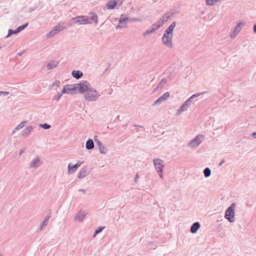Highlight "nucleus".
I'll return each mask as SVG.
<instances>
[{"instance_id": "obj_11", "label": "nucleus", "mask_w": 256, "mask_h": 256, "mask_svg": "<svg viewBox=\"0 0 256 256\" xmlns=\"http://www.w3.org/2000/svg\"><path fill=\"white\" fill-rule=\"evenodd\" d=\"M170 96V93L166 92L162 96L158 98L153 104V106L160 104L164 102H165Z\"/></svg>"}, {"instance_id": "obj_27", "label": "nucleus", "mask_w": 256, "mask_h": 256, "mask_svg": "<svg viewBox=\"0 0 256 256\" xmlns=\"http://www.w3.org/2000/svg\"><path fill=\"white\" fill-rule=\"evenodd\" d=\"M33 129V128L32 126H28L26 128H25L22 132V135L23 136H28L29 135V134L31 132Z\"/></svg>"}, {"instance_id": "obj_31", "label": "nucleus", "mask_w": 256, "mask_h": 256, "mask_svg": "<svg viewBox=\"0 0 256 256\" xmlns=\"http://www.w3.org/2000/svg\"><path fill=\"white\" fill-rule=\"evenodd\" d=\"M18 34V32L16 29L15 30L9 29L8 30V34L6 35V38H9L10 36L12 34Z\"/></svg>"}, {"instance_id": "obj_55", "label": "nucleus", "mask_w": 256, "mask_h": 256, "mask_svg": "<svg viewBox=\"0 0 256 256\" xmlns=\"http://www.w3.org/2000/svg\"><path fill=\"white\" fill-rule=\"evenodd\" d=\"M22 53L20 54V56H22Z\"/></svg>"}, {"instance_id": "obj_14", "label": "nucleus", "mask_w": 256, "mask_h": 256, "mask_svg": "<svg viewBox=\"0 0 256 256\" xmlns=\"http://www.w3.org/2000/svg\"><path fill=\"white\" fill-rule=\"evenodd\" d=\"M242 24H244V23L240 22L236 24L233 30V32L230 34V38H234L236 37L242 29L240 26Z\"/></svg>"}, {"instance_id": "obj_36", "label": "nucleus", "mask_w": 256, "mask_h": 256, "mask_svg": "<svg viewBox=\"0 0 256 256\" xmlns=\"http://www.w3.org/2000/svg\"><path fill=\"white\" fill-rule=\"evenodd\" d=\"M26 122H22L20 123L16 128L15 130L13 131L12 134H14L16 130H18L21 128H22L24 126V124Z\"/></svg>"}, {"instance_id": "obj_29", "label": "nucleus", "mask_w": 256, "mask_h": 256, "mask_svg": "<svg viewBox=\"0 0 256 256\" xmlns=\"http://www.w3.org/2000/svg\"><path fill=\"white\" fill-rule=\"evenodd\" d=\"M50 218V215H48L45 217L44 220L41 223V226H40V230H42L43 228L46 226L47 225L48 222L49 220V219Z\"/></svg>"}, {"instance_id": "obj_32", "label": "nucleus", "mask_w": 256, "mask_h": 256, "mask_svg": "<svg viewBox=\"0 0 256 256\" xmlns=\"http://www.w3.org/2000/svg\"><path fill=\"white\" fill-rule=\"evenodd\" d=\"M105 228L104 226H100L98 227L94 231L93 237H96L97 234L101 232L102 230Z\"/></svg>"}, {"instance_id": "obj_42", "label": "nucleus", "mask_w": 256, "mask_h": 256, "mask_svg": "<svg viewBox=\"0 0 256 256\" xmlns=\"http://www.w3.org/2000/svg\"><path fill=\"white\" fill-rule=\"evenodd\" d=\"M60 93L62 94H64V93H66L67 94L66 86H65L64 87L63 89L61 91V92Z\"/></svg>"}, {"instance_id": "obj_40", "label": "nucleus", "mask_w": 256, "mask_h": 256, "mask_svg": "<svg viewBox=\"0 0 256 256\" xmlns=\"http://www.w3.org/2000/svg\"><path fill=\"white\" fill-rule=\"evenodd\" d=\"M62 96V94L58 93V94L56 95L54 97L53 100H55L56 101H58L60 100V98H61Z\"/></svg>"}, {"instance_id": "obj_24", "label": "nucleus", "mask_w": 256, "mask_h": 256, "mask_svg": "<svg viewBox=\"0 0 256 256\" xmlns=\"http://www.w3.org/2000/svg\"><path fill=\"white\" fill-rule=\"evenodd\" d=\"M94 142L92 139H88L86 142V148L88 150H90L94 148Z\"/></svg>"}, {"instance_id": "obj_9", "label": "nucleus", "mask_w": 256, "mask_h": 256, "mask_svg": "<svg viewBox=\"0 0 256 256\" xmlns=\"http://www.w3.org/2000/svg\"><path fill=\"white\" fill-rule=\"evenodd\" d=\"M176 22H172L169 26L165 30L164 33L162 36V37H168V36H171L172 37L173 36V31L176 27Z\"/></svg>"}, {"instance_id": "obj_45", "label": "nucleus", "mask_w": 256, "mask_h": 256, "mask_svg": "<svg viewBox=\"0 0 256 256\" xmlns=\"http://www.w3.org/2000/svg\"><path fill=\"white\" fill-rule=\"evenodd\" d=\"M158 176H160V177L162 178V179H164V176H163V174H162V172H157Z\"/></svg>"}, {"instance_id": "obj_53", "label": "nucleus", "mask_w": 256, "mask_h": 256, "mask_svg": "<svg viewBox=\"0 0 256 256\" xmlns=\"http://www.w3.org/2000/svg\"><path fill=\"white\" fill-rule=\"evenodd\" d=\"M134 126L136 127V128H138V127H141L140 126H138L137 125H134ZM137 130H138V128H137Z\"/></svg>"}, {"instance_id": "obj_5", "label": "nucleus", "mask_w": 256, "mask_h": 256, "mask_svg": "<svg viewBox=\"0 0 256 256\" xmlns=\"http://www.w3.org/2000/svg\"><path fill=\"white\" fill-rule=\"evenodd\" d=\"M130 21V18L127 15L122 14L118 20V24L116 26V29H120L126 28L127 23Z\"/></svg>"}, {"instance_id": "obj_10", "label": "nucleus", "mask_w": 256, "mask_h": 256, "mask_svg": "<svg viewBox=\"0 0 256 256\" xmlns=\"http://www.w3.org/2000/svg\"><path fill=\"white\" fill-rule=\"evenodd\" d=\"M118 4L120 6L122 4V1L120 2V0H110L106 3V5L108 10H114Z\"/></svg>"}, {"instance_id": "obj_47", "label": "nucleus", "mask_w": 256, "mask_h": 256, "mask_svg": "<svg viewBox=\"0 0 256 256\" xmlns=\"http://www.w3.org/2000/svg\"><path fill=\"white\" fill-rule=\"evenodd\" d=\"M225 162V160L224 159L222 160L218 164V166H221L224 162Z\"/></svg>"}, {"instance_id": "obj_41", "label": "nucleus", "mask_w": 256, "mask_h": 256, "mask_svg": "<svg viewBox=\"0 0 256 256\" xmlns=\"http://www.w3.org/2000/svg\"><path fill=\"white\" fill-rule=\"evenodd\" d=\"M130 21L140 22L141 20L138 18H130Z\"/></svg>"}, {"instance_id": "obj_19", "label": "nucleus", "mask_w": 256, "mask_h": 256, "mask_svg": "<svg viewBox=\"0 0 256 256\" xmlns=\"http://www.w3.org/2000/svg\"><path fill=\"white\" fill-rule=\"evenodd\" d=\"M200 224L199 222H194L190 226V232L192 234H195L200 228Z\"/></svg>"}, {"instance_id": "obj_8", "label": "nucleus", "mask_w": 256, "mask_h": 256, "mask_svg": "<svg viewBox=\"0 0 256 256\" xmlns=\"http://www.w3.org/2000/svg\"><path fill=\"white\" fill-rule=\"evenodd\" d=\"M154 164L157 172H163V168L164 166L163 160L160 158H155L154 160Z\"/></svg>"}, {"instance_id": "obj_12", "label": "nucleus", "mask_w": 256, "mask_h": 256, "mask_svg": "<svg viewBox=\"0 0 256 256\" xmlns=\"http://www.w3.org/2000/svg\"><path fill=\"white\" fill-rule=\"evenodd\" d=\"M82 163L83 162H78L76 164L74 165H72L70 164H69L68 166V173L69 174H72L74 173V172L78 168L80 167Z\"/></svg>"}, {"instance_id": "obj_21", "label": "nucleus", "mask_w": 256, "mask_h": 256, "mask_svg": "<svg viewBox=\"0 0 256 256\" xmlns=\"http://www.w3.org/2000/svg\"><path fill=\"white\" fill-rule=\"evenodd\" d=\"M78 88V86H76V84H70L66 86V90L67 94H70V92H72L74 91H76Z\"/></svg>"}, {"instance_id": "obj_17", "label": "nucleus", "mask_w": 256, "mask_h": 256, "mask_svg": "<svg viewBox=\"0 0 256 256\" xmlns=\"http://www.w3.org/2000/svg\"><path fill=\"white\" fill-rule=\"evenodd\" d=\"M86 214L85 212L81 210L79 211L75 216L74 220L81 222L84 220V218L86 216Z\"/></svg>"}, {"instance_id": "obj_18", "label": "nucleus", "mask_w": 256, "mask_h": 256, "mask_svg": "<svg viewBox=\"0 0 256 256\" xmlns=\"http://www.w3.org/2000/svg\"><path fill=\"white\" fill-rule=\"evenodd\" d=\"M88 174V172L86 167L83 168L78 174V178H82Z\"/></svg>"}, {"instance_id": "obj_52", "label": "nucleus", "mask_w": 256, "mask_h": 256, "mask_svg": "<svg viewBox=\"0 0 256 256\" xmlns=\"http://www.w3.org/2000/svg\"><path fill=\"white\" fill-rule=\"evenodd\" d=\"M252 136H253L254 138H256V132H254L252 134Z\"/></svg>"}, {"instance_id": "obj_4", "label": "nucleus", "mask_w": 256, "mask_h": 256, "mask_svg": "<svg viewBox=\"0 0 256 256\" xmlns=\"http://www.w3.org/2000/svg\"><path fill=\"white\" fill-rule=\"evenodd\" d=\"M100 96L98 92L94 88H92L90 92L86 93L84 98L86 100L89 102H94Z\"/></svg>"}, {"instance_id": "obj_49", "label": "nucleus", "mask_w": 256, "mask_h": 256, "mask_svg": "<svg viewBox=\"0 0 256 256\" xmlns=\"http://www.w3.org/2000/svg\"><path fill=\"white\" fill-rule=\"evenodd\" d=\"M78 191L80 192H82L84 194L86 192L85 190L82 189V188L79 189Z\"/></svg>"}, {"instance_id": "obj_46", "label": "nucleus", "mask_w": 256, "mask_h": 256, "mask_svg": "<svg viewBox=\"0 0 256 256\" xmlns=\"http://www.w3.org/2000/svg\"><path fill=\"white\" fill-rule=\"evenodd\" d=\"M138 178H139V176H138V174H137L134 178V182H136Z\"/></svg>"}, {"instance_id": "obj_50", "label": "nucleus", "mask_w": 256, "mask_h": 256, "mask_svg": "<svg viewBox=\"0 0 256 256\" xmlns=\"http://www.w3.org/2000/svg\"><path fill=\"white\" fill-rule=\"evenodd\" d=\"M24 152V150L22 149L20 152V155H22Z\"/></svg>"}, {"instance_id": "obj_35", "label": "nucleus", "mask_w": 256, "mask_h": 256, "mask_svg": "<svg viewBox=\"0 0 256 256\" xmlns=\"http://www.w3.org/2000/svg\"><path fill=\"white\" fill-rule=\"evenodd\" d=\"M28 25V23L26 22L22 26H18L16 29L18 32V33L20 32L21 31L23 30L24 28H26Z\"/></svg>"}, {"instance_id": "obj_33", "label": "nucleus", "mask_w": 256, "mask_h": 256, "mask_svg": "<svg viewBox=\"0 0 256 256\" xmlns=\"http://www.w3.org/2000/svg\"><path fill=\"white\" fill-rule=\"evenodd\" d=\"M203 172L206 178L209 177L211 174V170L209 168H205Z\"/></svg>"}, {"instance_id": "obj_7", "label": "nucleus", "mask_w": 256, "mask_h": 256, "mask_svg": "<svg viewBox=\"0 0 256 256\" xmlns=\"http://www.w3.org/2000/svg\"><path fill=\"white\" fill-rule=\"evenodd\" d=\"M204 137V134H199L196 136L192 140L188 143V146L190 147H198L202 142L200 138Z\"/></svg>"}, {"instance_id": "obj_20", "label": "nucleus", "mask_w": 256, "mask_h": 256, "mask_svg": "<svg viewBox=\"0 0 256 256\" xmlns=\"http://www.w3.org/2000/svg\"><path fill=\"white\" fill-rule=\"evenodd\" d=\"M40 162V159L39 158H36L30 162L29 168H38L39 166Z\"/></svg>"}, {"instance_id": "obj_2", "label": "nucleus", "mask_w": 256, "mask_h": 256, "mask_svg": "<svg viewBox=\"0 0 256 256\" xmlns=\"http://www.w3.org/2000/svg\"><path fill=\"white\" fill-rule=\"evenodd\" d=\"M236 204L232 203L225 212L224 218L228 220L230 222H234V209Z\"/></svg>"}, {"instance_id": "obj_1", "label": "nucleus", "mask_w": 256, "mask_h": 256, "mask_svg": "<svg viewBox=\"0 0 256 256\" xmlns=\"http://www.w3.org/2000/svg\"><path fill=\"white\" fill-rule=\"evenodd\" d=\"M70 22L71 24H78L80 25L87 24L91 23V22L89 20L88 16H78L74 18H72Z\"/></svg>"}, {"instance_id": "obj_39", "label": "nucleus", "mask_w": 256, "mask_h": 256, "mask_svg": "<svg viewBox=\"0 0 256 256\" xmlns=\"http://www.w3.org/2000/svg\"><path fill=\"white\" fill-rule=\"evenodd\" d=\"M156 27L158 28H160L161 26H162L164 24L162 22V20H158L156 22H155Z\"/></svg>"}, {"instance_id": "obj_15", "label": "nucleus", "mask_w": 256, "mask_h": 256, "mask_svg": "<svg viewBox=\"0 0 256 256\" xmlns=\"http://www.w3.org/2000/svg\"><path fill=\"white\" fill-rule=\"evenodd\" d=\"M172 38L171 36L162 37L163 44L169 48H172Z\"/></svg>"}, {"instance_id": "obj_28", "label": "nucleus", "mask_w": 256, "mask_h": 256, "mask_svg": "<svg viewBox=\"0 0 256 256\" xmlns=\"http://www.w3.org/2000/svg\"><path fill=\"white\" fill-rule=\"evenodd\" d=\"M171 16L172 15L169 12H168L162 18H160L159 20H162V22L163 24H164L169 20Z\"/></svg>"}, {"instance_id": "obj_30", "label": "nucleus", "mask_w": 256, "mask_h": 256, "mask_svg": "<svg viewBox=\"0 0 256 256\" xmlns=\"http://www.w3.org/2000/svg\"><path fill=\"white\" fill-rule=\"evenodd\" d=\"M187 108L186 106L184 104H182L180 108L178 110L177 112L176 113V116L180 115L182 112L186 110H187Z\"/></svg>"}, {"instance_id": "obj_54", "label": "nucleus", "mask_w": 256, "mask_h": 256, "mask_svg": "<svg viewBox=\"0 0 256 256\" xmlns=\"http://www.w3.org/2000/svg\"><path fill=\"white\" fill-rule=\"evenodd\" d=\"M32 10H34V9H31L30 12H32Z\"/></svg>"}, {"instance_id": "obj_48", "label": "nucleus", "mask_w": 256, "mask_h": 256, "mask_svg": "<svg viewBox=\"0 0 256 256\" xmlns=\"http://www.w3.org/2000/svg\"><path fill=\"white\" fill-rule=\"evenodd\" d=\"M60 84V81H58V80H56V81L54 83V85H56V86H59Z\"/></svg>"}, {"instance_id": "obj_44", "label": "nucleus", "mask_w": 256, "mask_h": 256, "mask_svg": "<svg viewBox=\"0 0 256 256\" xmlns=\"http://www.w3.org/2000/svg\"><path fill=\"white\" fill-rule=\"evenodd\" d=\"M151 28H154L155 30V31L157 30L158 29V27H156V24H155V23H154V24L152 25V27H151Z\"/></svg>"}, {"instance_id": "obj_56", "label": "nucleus", "mask_w": 256, "mask_h": 256, "mask_svg": "<svg viewBox=\"0 0 256 256\" xmlns=\"http://www.w3.org/2000/svg\"><path fill=\"white\" fill-rule=\"evenodd\" d=\"M22 53L20 54V56H22Z\"/></svg>"}, {"instance_id": "obj_25", "label": "nucleus", "mask_w": 256, "mask_h": 256, "mask_svg": "<svg viewBox=\"0 0 256 256\" xmlns=\"http://www.w3.org/2000/svg\"><path fill=\"white\" fill-rule=\"evenodd\" d=\"M72 75L74 78L79 79L83 76V73L80 70H73Z\"/></svg>"}, {"instance_id": "obj_38", "label": "nucleus", "mask_w": 256, "mask_h": 256, "mask_svg": "<svg viewBox=\"0 0 256 256\" xmlns=\"http://www.w3.org/2000/svg\"><path fill=\"white\" fill-rule=\"evenodd\" d=\"M40 126L44 130H48L51 127V126L50 124L46 123L40 124Z\"/></svg>"}, {"instance_id": "obj_34", "label": "nucleus", "mask_w": 256, "mask_h": 256, "mask_svg": "<svg viewBox=\"0 0 256 256\" xmlns=\"http://www.w3.org/2000/svg\"><path fill=\"white\" fill-rule=\"evenodd\" d=\"M155 32V30L154 28H150L149 29H148L145 32H144L142 35L144 36H146L150 34Z\"/></svg>"}, {"instance_id": "obj_43", "label": "nucleus", "mask_w": 256, "mask_h": 256, "mask_svg": "<svg viewBox=\"0 0 256 256\" xmlns=\"http://www.w3.org/2000/svg\"><path fill=\"white\" fill-rule=\"evenodd\" d=\"M2 94L4 96H6L9 94V92L6 91H0V96H1Z\"/></svg>"}, {"instance_id": "obj_6", "label": "nucleus", "mask_w": 256, "mask_h": 256, "mask_svg": "<svg viewBox=\"0 0 256 256\" xmlns=\"http://www.w3.org/2000/svg\"><path fill=\"white\" fill-rule=\"evenodd\" d=\"M64 28V26L58 24L54 26L52 29L47 34L46 36L48 38H51Z\"/></svg>"}, {"instance_id": "obj_37", "label": "nucleus", "mask_w": 256, "mask_h": 256, "mask_svg": "<svg viewBox=\"0 0 256 256\" xmlns=\"http://www.w3.org/2000/svg\"><path fill=\"white\" fill-rule=\"evenodd\" d=\"M218 0H206V4L208 6H214Z\"/></svg>"}, {"instance_id": "obj_57", "label": "nucleus", "mask_w": 256, "mask_h": 256, "mask_svg": "<svg viewBox=\"0 0 256 256\" xmlns=\"http://www.w3.org/2000/svg\"><path fill=\"white\" fill-rule=\"evenodd\" d=\"M0 256H2V254H0Z\"/></svg>"}, {"instance_id": "obj_22", "label": "nucleus", "mask_w": 256, "mask_h": 256, "mask_svg": "<svg viewBox=\"0 0 256 256\" xmlns=\"http://www.w3.org/2000/svg\"><path fill=\"white\" fill-rule=\"evenodd\" d=\"M90 17L89 18V20H90V22H94L95 25H96L98 22V16L94 12H90Z\"/></svg>"}, {"instance_id": "obj_3", "label": "nucleus", "mask_w": 256, "mask_h": 256, "mask_svg": "<svg viewBox=\"0 0 256 256\" xmlns=\"http://www.w3.org/2000/svg\"><path fill=\"white\" fill-rule=\"evenodd\" d=\"M78 86L77 90L80 94L87 93L92 88L90 84L86 80H82L79 83L76 84Z\"/></svg>"}, {"instance_id": "obj_13", "label": "nucleus", "mask_w": 256, "mask_h": 256, "mask_svg": "<svg viewBox=\"0 0 256 256\" xmlns=\"http://www.w3.org/2000/svg\"><path fill=\"white\" fill-rule=\"evenodd\" d=\"M206 92H204L202 93H197L194 94L192 95L191 96H190L188 100H186L183 104H184V105L188 108V107L190 106L192 101L194 100V98L200 96L202 94H205Z\"/></svg>"}, {"instance_id": "obj_26", "label": "nucleus", "mask_w": 256, "mask_h": 256, "mask_svg": "<svg viewBox=\"0 0 256 256\" xmlns=\"http://www.w3.org/2000/svg\"><path fill=\"white\" fill-rule=\"evenodd\" d=\"M167 82V80L166 78H163L161 81L160 82L156 88L154 89V91H156L158 90L162 89L164 86L166 84Z\"/></svg>"}, {"instance_id": "obj_51", "label": "nucleus", "mask_w": 256, "mask_h": 256, "mask_svg": "<svg viewBox=\"0 0 256 256\" xmlns=\"http://www.w3.org/2000/svg\"><path fill=\"white\" fill-rule=\"evenodd\" d=\"M254 32L256 33V24L254 26Z\"/></svg>"}, {"instance_id": "obj_23", "label": "nucleus", "mask_w": 256, "mask_h": 256, "mask_svg": "<svg viewBox=\"0 0 256 256\" xmlns=\"http://www.w3.org/2000/svg\"><path fill=\"white\" fill-rule=\"evenodd\" d=\"M58 64V62L56 60H52L49 62L47 65L48 69L49 70H52V68L57 66Z\"/></svg>"}, {"instance_id": "obj_16", "label": "nucleus", "mask_w": 256, "mask_h": 256, "mask_svg": "<svg viewBox=\"0 0 256 256\" xmlns=\"http://www.w3.org/2000/svg\"><path fill=\"white\" fill-rule=\"evenodd\" d=\"M95 142L101 154H106L107 152V148L102 144L97 139H95Z\"/></svg>"}]
</instances>
